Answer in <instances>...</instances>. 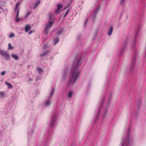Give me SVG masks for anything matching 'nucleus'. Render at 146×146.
Listing matches in <instances>:
<instances>
[{
    "label": "nucleus",
    "mask_w": 146,
    "mask_h": 146,
    "mask_svg": "<svg viewBox=\"0 0 146 146\" xmlns=\"http://www.w3.org/2000/svg\"><path fill=\"white\" fill-rule=\"evenodd\" d=\"M78 68L77 67H76L72 73L71 74L70 79L71 82H72V83L75 82L76 79L79 77V73L78 72Z\"/></svg>",
    "instance_id": "1"
},
{
    "label": "nucleus",
    "mask_w": 146,
    "mask_h": 146,
    "mask_svg": "<svg viewBox=\"0 0 146 146\" xmlns=\"http://www.w3.org/2000/svg\"><path fill=\"white\" fill-rule=\"evenodd\" d=\"M0 55H1L6 60L9 59L10 56L7 51H4L3 50H0Z\"/></svg>",
    "instance_id": "2"
},
{
    "label": "nucleus",
    "mask_w": 146,
    "mask_h": 146,
    "mask_svg": "<svg viewBox=\"0 0 146 146\" xmlns=\"http://www.w3.org/2000/svg\"><path fill=\"white\" fill-rule=\"evenodd\" d=\"M54 21H49L46 24L44 30L46 34H47L50 28L52 26Z\"/></svg>",
    "instance_id": "3"
},
{
    "label": "nucleus",
    "mask_w": 146,
    "mask_h": 146,
    "mask_svg": "<svg viewBox=\"0 0 146 146\" xmlns=\"http://www.w3.org/2000/svg\"><path fill=\"white\" fill-rule=\"evenodd\" d=\"M129 140L128 139H127L125 140L124 141L121 142L122 146H129Z\"/></svg>",
    "instance_id": "4"
},
{
    "label": "nucleus",
    "mask_w": 146,
    "mask_h": 146,
    "mask_svg": "<svg viewBox=\"0 0 146 146\" xmlns=\"http://www.w3.org/2000/svg\"><path fill=\"white\" fill-rule=\"evenodd\" d=\"M62 5L61 4H59L57 5V9L55 11V12L56 14H58L61 12L60 10L62 7Z\"/></svg>",
    "instance_id": "5"
},
{
    "label": "nucleus",
    "mask_w": 146,
    "mask_h": 146,
    "mask_svg": "<svg viewBox=\"0 0 146 146\" xmlns=\"http://www.w3.org/2000/svg\"><path fill=\"white\" fill-rule=\"evenodd\" d=\"M31 28V26H30L29 25H27L26 26L25 28V32H27L29 30H30Z\"/></svg>",
    "instance_id": "6"
},
{
    "label": "nucleus",
    "mask_w": 146,
    "mask_h": 146,
    "mask_svg": "<svg viewBox=\"0 0 146 146\" xmlns=\"http://www.w3.org/2000/svg\"><path fill=\"white\" fill-rule=\"evenodd\" d=\"M113 27L112 26H111L110 28V29L108 31V34L109 36H110L113 32Z\"/></svg>",
    "instance_id": "7"
},
{
    "label": "nucleus",
    "mask_w": 146,
    "mask_h": 146,
    "mask_svg": "<svg viewBox=\"0 0 146 146\" xmlns=\"http://www.w3.org/2000/svg\"><path fill=\"white\" fill-rule=\"evenodd\" d=\"M40 1L39 0L36 3H35L34 4V6L33 7V8L34 9H35L40 4Z\"/></svg>",
    "instance_id": "8"
},
{
    "label": "nucleus",
    "mask_w": 146,
    "mask_h": 146,
    "mask_svg": "<svg viewBox=\"0 0 146 146\" xmlns=\"http://www.w3.org/2000/svg\"><path fill=\"white\" fill-rule=\"evenodd\" d=\"M11 56L15 60H17L19 59L18 56L13 54H11Z\"/></svg>",
    "instance_id": "9"
},
{
    "label": "nucleus",
    "mask_w": 146,
    "mask_h": 146,
    "mask_svg": "<svg viewBox=\"0 0 146 146\" xmlns=\"http://www.w3.org/2000/svg\"><path fill=\"white\" fill-rule=\"evenodd\" d=\"M99 9H95V11L93 13L92 16L94 18H95L98 12Z\"/></svg>",
    "instance_id": "10"
},
{
    "label": "nucleus",
    "mask_w": 146,
    "mask_h": 146,
    "mask_svg": "<svg viewBox=\"0 0 146 146\" xmlns=\"http://www.w3.org/2000/svg\"><path fill=\"white\" fill-rule=\"evenodd\" d=\"M49 52V51H48V50H47V51H44V53L42 54H41L40 55V57H42L44 56H45L46 54H47V53H48Z\"/></svg>",
    "instance_id": "11"
},
{
    "label": "nucleus",
    "mask_w": 146,
    "mask_h": 146,
    "mask_svg": "<svg viewBox=\"0 0 146 146\" xmlns=\"http://www.w3.org/2000/svg\"><path fill=\"white\" fill-rule=\"evenodd\" d=\"M55 118L56 117L54 116L52 118L51 123L50 124L52 126L54 124Z\"/></svg>",
    "instance_id": "12"
},
{
    "label": "nucleus",
    "mask_w": 146,
    "mask_h": 146,
    "mask_svg": "<svg viewBox=\"0 0 146 146\" xmlns=\"http://www.w3.org/2000/svg\"><path fill=\"white\" fill-rule=\"evenodd\" d=\"M5 84L6 85L8 86V88H10L11 89L12 88L13 86L12 84L9 82H5Z\"/></svg>",
    "instance_id": "13"
},
{
    "label": "nucleus",
    "mask_w": 146,
    "mask_h": 146,
    "mask_svg": "<svg viewBox=\"0 0 146 146\" xmlns=\"http://www.w3.org/2000/svg\"><path fill=\"white\" fill-rule=\"evenodd\" d=\"M59 39L58 38H55L54 40V45H55L58 42H59Z\"/></svg>",
    "instance_id": "14"
},
{
    "label": "nucleus",
    "mask_w": 146,
    "mask_h": 146,
    "mask_svg": "<svg viewBox=\"0 0 146 146\" xmlns=\"http://www.w3.org/2000/svg\"><path fill=\"white\" fill-rule=\"evenodd\" d=\"M8 48L9 49H11V50H13V47L11 46L10 43L8 44Z\"/></svg>",
    "instance_id": "15"
},
{
    "label": "nucleus",
    "mask_w": 146,
    "mask_h": 146,
    "mask_svg": "<svg viewBox=\"0 0 146 146\" xmlns=\"http://www.w3.org/2000/svg\"><path fill=\"white\" fill-rule=\"evenodd\" d=\"M49 19L50 20L52 19L53 18V15L51 13H49L48 15Z\"/></svg>",
    "instance_id": "16"
},
{
    "label": "nucleus",
    "mask_w": 146,
    "mask_h": 146,
    "mask_svg": "<svg viewBox=\"0 0 146 146\" xmlns=\"http://www.w3.org/2000/svg\"><path fill=\"white\" fill-rule=\"evenodd\" d=\"M73 94V92L71 91L69 92L68 94V97L69 98H70Z\"/></svg>",
    "instance_id": "17"
},
{
    "label": "nucleus",
    "mask_w": 146,
    "mask_h": 146,
    "mask_svg": "<svg viewBox=\"0 0 146 146\" xmlns=\"http://www.w3.org/2000/svg\"><path fill=\"white\" fill-rule=\"evenodd\" d=\"M19 3H17L16 4V5L15 6V11H16L17 10L18 7L19 6Z\"/></svg>",
    "instance_id": "18"
},
{
    "label": "nucleus",
    "mask_w": 146,
    "mask_h": 146,
    "mask_svg": "<svg viewBox=\"0 0 146 146\" xmlns=\"http://www.w3.org/2000/svg\"><path fill=\"white\" fill-rule=\"evenodd\" d=\"M4 96V93L2 92H0V97H3Z\"/></svg>",
    "instance_id": "19"
},
{
    "label": "nucleus",
    "mask_w": 146,
    "mask_h": 146,
    "mask_svg": "<svg viewBox=\"0 0 146 146\" xmlns=\"http://www.w3.org/2000/svg\"><path fill=\"white\" fill-rule=\"evenodd\" d=\"M50 104V102L49 100H48L46 101L45 103V104L46 106L49 105Z\"/></svg>",
    "instance_id": "20"
},
{
    "label": "nucleus",
    "mask_w": 146,
    "mask_h": 146,
    "mask_svg": "<svg viewBox=\"0 0 146 146\" xmlns=\"http://www.w3.org/2000/svg\"><path fill=\"white\" fill-rule=\"evenodd\" d=\"M69 10H70V9H68L67 11L66 12V13L65 14V15H64V18L68 14V13H69Z\"/></svg>",
    "instance_id": "21"
},
{
    "label": "nucleus",
    "mask_w": 146,
    "mask_h": 146,
    "mask_svg": "<svg viewBox=\"0 0 146 146\" xmlns=\"http://www.w3.org/2000/svg\"><path fill=\"white\" fill-rule=\"evenodd\" d=\"M9 36L11 38H12L13 37H14L15 36V34L13 33H12L11 34L9 35Z\"/></svg>",
    "instance_id": "22"
},
{
    "label": "nucleus",
    "mask_w": 146,
    "mask_h": 146,
    "mask_svg": "<svg viewBox=\"0 0 146 146\" xmlns=\"http://www.w3.org/2000/svg\"><path fill=\"white\" fill-rule=\"evenodd\" d=\"M19 10L18 9V10H17V13H16V17H17V18L19 17Z\"/></svg>",
    "instance_id": "23"
},
{
    "label": "nucleus",
    "mask_w": 146,
    "mask_h": 146,
    "mask_svg": "<svg viewBox=\"0 0 146 146\" xmlns=\"http://www.w3.org/2000/svg\"><path fill=\"white\" fill-rule=\"evenodd\" d=\"M42 69L40 68L39 67H38L37 68V71L40 72H42Z\"/></svg>",
    "instance_id": "24"
},
{
    "label": "nucleus",
    "mask_w": 146,
    "mask_h": 146,
    "mask_svg": "<svg viewBox=\"0 0 146 146\" xmlns=\"http://www.w3.org/2000/svg\"><path fill=\"white\" fill-rule=\"evenodd\" d=\"M80 60H78L77 63V66H79L81 65V64H80Z\"/></svg>",
    "instance_id": "25"
},
{
    "label": "nucleus",
    "mask_w": 146,
    "mask_h": 146,
    "mask_svg": "<svg viewBox=\"0 0 146 146\" xmlns=\"http://www.w3.org/2000/svg\"><path fill=\"white\" fill-rule=\"evenodd\" d=\"M15 20L16 22H17L18 21H19V19L18 17H16L15 18Z\"/></svg>",
    "instance_id": "26"
},
{
    "label": "nucleus",
    "mask_w": 146,
    "mask_h": 146,
    "mask_svg": "<svg viewBox=\"0 0 146 146\" xmlns=\"http://www.w3.org/2000/svg\"><path fill=\"white\" fill-rule=\"evenodd\" d=\"M54 92V88H53L52 90V92H51V93H50V97H51L53 94Z\"/></svg>",
    "instance_id": "27"
},
{
    "label": "nucleus",
    "mask_w": 146,
    "mask_h": 146,
    "mask_svg": "<svg viewBox=\"0 0 146 146\" xmlns=\"http://www.w3.org/2000/svg\"><path fill=\"white\" fill-rule=\"evenodd\" d=\"M1 9L2 10V11L3 12H5V14L7 13V9H5V10L2 8Z\"/></svg>",
    "instance_id": "28"
},
{
    "label": "nucleus",
    "mask_w": 146,
    "mask_h": 146,
    "mask_svg": "<svg viewBox=\"0 0 146 146\" xmlns=\"http://www.w3.org/2000/svg\"><path fill=\"white\" fill-rule=\"evenodd\" d=\"M62 31H61V30H60L59 31H58L56 33L57 35H59V34H62Z\"/></svg>",
    "instance_id": "29"
},
{
    "label": "nucleus",
    "mask_w": 146,
    "mask_h": 146,
    "mask_svg": "<svg viewBox=\"0 0 146 146\" xmlns=\"http://www.w3.org/2000/svg\"><path fill=\"white\" fill-rule=\"evenodd\" d=\"M125 0H121V1H120V3L121 4H123Z\"/></svg>",
    "instance_id": "30"
},
{
    "label": "nucleus",
    "mask_w": 146,
    "mask_h": 146,
    "mask_svg": "<svg viewBox=\"0 0 146 146\" xmlns=\"http://www.w3.org/2000/svg\"><path fill=\"white\" fill-rule=\"evenodd\" d=\"M33 33V30L30 31L28 33V34L30 35V34H31L32 33Z\"/></svg>",
    "instance_id": "31"
},
{
    "label": "nucleus",
    "mask_w": 146,
    "mask_h": 146,
    "mask_svg": "<svg viewBox=\"0 0 146 146\" xmlns=\"http://www.w3.org/2000/svg\"><path fill=\"white\" fill-rule=\"evenodd\" d=\"M31 13V12H28L26 15V17H27Z\"/></svg>",
    "instance_id": "32"
},
{
    "label": "nucleus",
    "mask_w": 146,
    "mask_h": 146,
    "mask_svg": "<svg viewBox=\"0 0 146 146\" xmlns=\"http://www.w3.org/2000/svg\"><path fill=\"white\" fill-rule=\"evenodd\" d=\"M5 71H3L1 73V74L3 76L5 74Z\"/></svg>",
    "instance_id": "33"
},
{
    "label": "nucleus",
    "mask_w": 146,
    "mask_h": 146,
    "mask_svg": "<svg viewBox=\"0 0 146 146\" xmlns=\"http://www.w3.org/2000/svg\"><path fill=\"white\" fill-rule=\"evenodd\" d=\"M134 64V62H133L131 64V65H133V66Z\"/></svg>",
    "instance_id": "34"
},
{
    "label": "nucleus",
    "mask_w": 146,
    "mask_h": 146,
    "mask_svg": "<svg viewBox=\"0 0 146 146\" xmlns=\"http://www.w3.org/2000/svg\"><path fill=\"white\" fill-rule=\"evenodd\" d=\"M68 7H65L64 9V10L68 8Z\"/></svg>",
    "instance_id": "35"
},
{
    "label": "nucleus",
    "mask_w": 146,
    "mask_h": 146,
    "mask_svg": "<svg viewBox=\"0 0 146 146\" xmlns=\"http://www.w3.org/2000/svg\"><path fill=\"white\" fill-rule=\"evenodd\" d=\"M2 9V8L1 7H0V9Z\"/></svg>",
    "instance_id": "36"
},
{
    "label": "nucleus",
    "mask_w": 146,
    "mask_h": 146,
    "mask_svg": "<svg viewBox=\"0 0 146 146\" xmlns=\"http://www.w3.org/2000/svg\"><path fill=\"white\" fill-rule=\"evenodd\" d=\"M1 12V11H0V13Z\"/></svg>",
    "instance_id": "37"
}]
</instances>
